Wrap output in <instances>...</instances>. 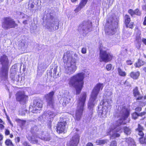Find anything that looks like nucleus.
Segmentation results:
<instances>
[{"label":"nucleus","instance_id":"obj_1","mask_svg":"<svg viewBox=\"0 0 146 146\" xmlns=\"http://www.w3.org/2000/svg\"><path fill=\"white\" fill-rule=\"evenodd\" d=\"M116 115L120 117L117 121L115 125L111 126V127L108 130V133L111 135V138H114L120 136V135L117 132L119 131L121 129L119 126L123 123V121L127 118L129 114V110L125 107H119L117 111H116Z\"/></svg>","mask_w":146,"mask_h":146},{"label":"nucleus","instance_id":"obj_2","mask_svg":"<svg viewBox=\"0 0 146 146\" xmlns=\"http://www.w3.org/2000/svg\"><path fill=\"white\" fill-rule=\"evenodd\" d=\"M73 53L72 51H68L64 53L63 57V62L66 63L65 66V72L69 75L74 73L77 69L76 59L72 57Z\"/></svg>","mask_w":146,"mask_h":146},{"label":"nucleus","instance_id":"obj_3","mask_svg":"<svg viewBox=\"0 0 146 146\" xmlns=\"http://www.w3.org/2000/svg\"><path fill=\"white\" fill-rule=\"evenodd\" d=\"M85 75L84 72H82L71 77L68 80L69 87L75 88L77 94L80 93L83 87Z\"/></svg>","mask_w":146,"mask_h":146},{"label":"nucleus","instance_id":"obj_4","mask_svg":"<svg viewBox=\"0 0 146 146\" xmlns=\"http://www.w3.org/2000/svg\"><path fill=\"white\" fill-rule=\"evenodd\" d=\"M86 97V93L84 92L82 94L78 101L77 107L75 114V120L79 121L80 120L84 110V107Z\"/></svg>","mask_w":146,"mask_h":146},{"label":"nucleus","instance_id":"obj_5","mask_svg":"<svg viewBox=\"0 0 146 146\" xmlns=\"http://www.w3.org/2000/svg\"><path fill=\"white\" fill-rule=\"evenodd\" d=\"M104 86L103 84L99 83L96 84L94 88L92 93L91 98L88 103V108L92 111L96 102L97 96L100 90H102Z\"/></svg>","mask_w":146,"mask_h":146},{"label":"nucleus","instance_id":"obj_6","mask_svg":"<svg viewBox=\"0 0 146 146\" xmlns=\"http://www.w3.org/2000/svg\"><path fill=\"white\" fill-rule=\"evenodd\" d=\"M44 17V19H46V21L45 27L48 29L50 31H53L59 28V21L55 19L54 17L50 14H48L47 15Z\"/></svg>","mask_w":146,"mask_h":146},{"label":"nucleus","instance_id":"obj_7","mask_svg":"<svg viewBox=\"0 0 146 146\" xmlns=\"http://www.w3.org/2000/svg\"><path fill=\"white\" fill-rule=\"evenodd\" d=\"M91 23L84 22L78 27V30L83 36L86 35L92 30Z\"/></svg>","mask_w":146,"mask_h":146},{"label":"nucleus","instance_id":"obj_8","mask_svg":"<svg viewBox=\"0 0 146 146\" xmlns=\"http://www.w3.org/2000/svg\"><path fill=\"white\" fill-rule=\"evenodd\" d=\"M17 24L15 21L10 17L4 18L3 23L2 27L5 30L12 28H15L17 26Z\"/></svg>","mask_w":146,"mask_h":146},{"label":"nucleus","instance_id":"obj_9","mask_svg":"<svg viewBox=\"0 0 146 146\" xmlns=\"http://www.w3.org/2000/svg\"><path fill=\"white\" fill-rule=\"evenodd\" d=\"M100 61L107 62L110 61L112 59V55L106 51L100 48Z\"/></svg>","mask_w":146,"mask_h":146},{"label":"nucleus","instance_id":"obj_10","mask_svg":"<svg viewBox=\"0 0 146 146\" xmlns=\"http://www.w3.org/2000/svg\"><path fill=\"white\" fill-rule=\"evenodd\" d=\"M16 99L17 101L22 104H24L27 101L28 98V96L25 95L24 91H19L16 94Z\"/></svg>","mask_w":146,"mask_h":146},{"label":"nucleus","instance_id":"obj_11","mask_svg":"<svg viewBox=\"0 0 146 146\" xmlns=\"http://www.w3.org/2000/svg\"><path fill=\"white\" fill-rule=\"evenodd\" d=\"M66 119L62 118L60 119V121L58 123L57 128L60 133H62L64 131L66 124Z\"/></svg>","mask_w":146,"mask_h":146},{"label":"nucleus","instance_id":"obj_12","mask_svg":"<svg viewBox=\"0 0 146 146\" xmlns=\"http://www.w3.org/2000/svg\"><path fill=\"white\" fill-rule=\"evenodd\" d=\"M42 102L40 100H34L33 107V111L35 110H40L42 106Z\"/></svg>","mask_w":146,"mask_h":146},{"label":"nucleus","instance_id":"obj_13","mask_svg":"<svg viewBox=\"0 0 146 146\" xmlns=\"http://www.w3.org/2000/svg\"><path fill=\"white\" fill-rule=\"evenodd\" d=\"M0 62L3 68H8L9 61L8 57L5 55L1 56L0 58Z\"/></svg>","mask_w":146,"mask_h":146},{"label":"nucleus","instance_id":"obj_14","mask_svg":"<svg viewBox=\"0 0 146 146\" xmlns=\"http://www.w3.org/2000/svg\"><path fill=\"white\" fill-rule=\"evenodd\" d=\"M8 68L2 67L1 69L0 78L1 80L6 79L7 78Z\"/></svg>","mask_w":146,"mask_h":146},{"label":"nucleus","instance_id":"obj_15","mask_svg":"<svg viewBox=\"0 0 146 146\" xmlns=\"http://www.w3.org/2000/svg\"><path fill=\"white\" fill-rule=\"evenodd\" d=\"M117 27L116 25L115 26V24H112V25H110L108 28H106V27L105 32L106 33L109 35H113L115 33Z\"/></svg>","mask_w":146,"mask_h":146},{"label":"nucleus","instance_id":"obj_16","mask_svg":"<svg viewBox=\"0 0 146 146\" xmlns=\"http://www.w3.org/2000/svg\"><path fill=\"white\" fill-rule=\"evenodd\" d=\"M79 136L76 134L72 137L70 141L69 144L70 146H76L79 141Z\"/></svg>","mask_w":146,"mask_h":146},{"label":"nucleus","instance_id":"obj_17","mask_svg":"<svg viewBox=\"0 0 146 146\" xmlns=\"http://www.w3.org/2000/svg\"><path fill=\"white\" fill-rule=\"evenodd\" d=\"M57 113L50 111H45L43 115V117H45L46 119H53L56 115Z\"/></svg>","mask_w":146,"mask_h":146},{"label":"nucleus","instance_id":"obj_18","mask_svg":"<svg viewBox=\"0 0 146 146\" xmlns=\"http://www.w3.org/2000/svg\"><path fill=\"white\" fill-rule=\"evenodd\" d=\"M133 94L134 96L137 98L136 100H141L143 98V96L140 93L138 90V88L135 87L133 90Z\"/></svg>","mask_w":146,"mask_h":146},{"label":"nucleus","instance_id":"obj_19","mask_svg":"<svg viewBox=\"0 0 146 146\" xmlns=\"http://www.w3.org/2000/svg\"><path fill=\"white\" fill-rule=\"evenodd\" d=\"M88 0H82L78 6L74 10L76 13L80 11L85 5Z\"/></svg>","mask_w":146,"mask_h":146},{"label":"nucleus","instance_id":"obj_20","mask_svg":"<svg viewBox=\"0 0 146 146\" xmlns=\"http://www.w3.org/2000/svg\"><path fill=\"white\" fill-rule=\"evenodd\" d=\"M108 112L107 109L103 108L102 110H100L98 111L99 116L101 118H105L106 117L107 113Z\"/></svg>","mask_w":146,"mask_h":146},{"label":"nucleus","instance_id":"obj_21","mask_svg":"<svg viewBox=\"0 0 146 146\" xmlns=\"http://www.w3.org/2000/svg\"><path fill=\"white\" fill-rule=\"evenodd\" d=\"M54 94V92L52 91L50 92L48 94H46L45 96V97L47 101V102L53 100V98Z\"/></svg>","mask_w":146,"mask_h":146},{"label":"nucleus","instance_id":"obj_22","mask_svg":"<svg viewBox=\"0 0 146 146\" xmlns=\"http://www.w3.org/2000/svg\"><path fill=\"white\" fill-rule=\"evenodd\" d=\"M27 137L28 140L30 141L31 143H32L37 144L38 142V140L36 139L33 138L30 134L28 133L27 135Z\"/></svg>","mask_w":146,"mask_h":146},{"label":"nucleus","instance_id":"obj_23","mask_svg":"<svg viewBox=\"0 0 146 146\" xmlns=\"http://www.w3.org/2000/svg\"><path fill=\"white\" fill-rule=\"evenodd\" d=\"M143 127L140 124H138V127L136 129V130L139 135L141 136L142 138L144 135V133L143 132Z\"/></svg>","mask_w":146,"mask_h":146},{"label":"nucleus","instance_id":"obj_24","mask_svg":"<svg viewBox=\"0 0 146 146\" xmlns=\"http://www.w3.org/2000/svg\"><path fill=\"white\" fill-rule=\"evenodd\" d=\"M125 141L129 146H136L134 140L130 137H127L125 139Z\"/></svg>","mask_w":146,"mask_h":146},{"label":"nucleus","instance_id":"obj_25","mask_svg":"<svg viewBox=\"0 0 146 146\" xmlns=\"http://www.w3.org/2000/svg\"><path fill=\"white\" fill-rule=\"evenodd\" d=\"M57 66H54V68H51L50 72L51 75L54 78H56L59 76L58 74H56Z\"/></svg>","mask_w":146,"mask_h":146},{"label":"nucleus","instance_id":"obj_26","mask_svg":"<svg viewBox=\"0 0 146 146\" xmlns=\"http://www.w3.org/2000/svg\"><path fill=\"white\" fill-rule=\"evenodd\" d=\"M108 141V140L106 139H98L96 140L95 143L97 145H101L107 143Z\"/></svg>","mask_w":146,"mask_h":146},{"label":"nucleus","instance_id":"obj_27","mask_svg":"<svg viewBox=\"0 0 146 146\" xmlns=\"http://www.w3.org/2000/svg\"><path fill=\"white\" fill-rule=\"evenodd\" d=\"M123 130L124 133L127 135H129L131 133V129L129 127H123Z\"/></svg>","mask_w":146,"mask_h":146},{"label":"nucleus","instance_id":"obj_28","mask_svg":"<svg viewBox=\"0 0 146 146\" xmlns=\"http://www.w3.org/2000/svg\"><path fill=\"white\" fill-rule=\"evenodd\" d=\"M131 77L134 79H137L139 75V73L138 72H131L130 74Z\"/></svg>","mask_w":146,"mask_h":146},{"label":"nucleus","instance_id":"obj_29","mask_svg":"<svg viewBox=\"0 0 146 146\" xmlns=\"http://www.w3.org/2000/svg\"><path fill=\"white\" fill-rule=\"evenodd\" d=\"M47 102V107L48 108H54L55 106V103L54 100L50 101Z\"/></svg>","mask_w":146,"mask_h":146},{"label":"nucleus","instance_id":"obj_30","mask_svg":"<svg viewBox=\"0 0 146 146\" xmlns=\"http://www.w3.org/2000/svg\"><path fill=\"white\" fill-rule=\"evenodd\" d=\"M145 63V62L139 59L137 62L135 64V65L136 67H139L142 66Z\"/></svg>","mask_w":146,"mask_h":146},{"label":"nucleus","instance_id":"obj_31","mask_svg":"<svg viewBox=\"0 0 146 146\" xmlns=\"http://www.w3.org/2000/svg\"><path fill=\"white\" fill-rule=\"evenodd\" d=\"M68 98L64 96L62 98L63 100V103H64L65 104H68L69 102L70 101V97L69 96H68Z\"/></svg>","mask_w":146,"mask_h":146},{"label":"nucleus","instance_id":"obj_32","mask_svg":"<svg viewBox=\"0 0 146 146\" xmlns=\"http://www.w3.org/2000/svg\"><path fill=\"white\" fill-rule=\"evenodd\" d=\"M10 77L11 79L13 81H16L17 82L19 80H18L17 79V78L18 77V75H15L14 73H11Z\"/></svg>","mask_w":146,"mask_h":146},{"label":"nucleus","instance_id":"obj_33","mask_svg":"<svg viewBox=\"0 0 146 146\" xmlns=\"http://www.w3.org/2000/svg\"><path fill=\"white\" fill-rule=\"evenodd\" d=\"M125 23L126 25H128V24H129V23L130 21V19L129 16L127 15H125Z\"/></svg>","mask_w":146,"mask_h":146},{"label":"nucleus","instance_id":"obj_34","mask_svg":"<svg viewBox=\"0 0 146 146\" xmlns=\"http://www.w3.org/2000/svg\"><path fill=\"white\" fill-rule=\"evenodd\" d=\"M5 143L6 145L9 146H14L13 144L11 141L9 139H7L5 141Z\"/></svg>","mask_w":146,"mask_h":146},{"label":"nucleus","instance_id":"obj_35","mask_svg":"<svg viewBox=\"0 0 146 146\" xmlns=\"http://www.w3.org/2000/svg\"><path fill=\"white\" fill-rule=\"evenodd\" d=\"M38 137L40 139L46 141H49L50 140V137L49 135H48L46 137L42 136L40 137L38 136Z\"/></svg>","mask_w":146,"mask_h":146},{"label":"nucleus","instance_id":"obj_36","mask_svg":"<svg viewBox=\"0 0 146 146\" xmlns=\"http://www.w3.org/2000/svg\"><path fill=\"white\" fill-rule=\"evenodd\" d=\"M118 71L119 74L122 76H124L126 75L125 73L122 70L119 68H118Z\"/></svg>","mask_w":146,"mask_h":146},{"label":"nucleus","instance_id":"obj_37","mask_svg":"<svg viewBox=\"0 0 146 146\" xmlns=\"http://www.w3.org/2000/svg\"><path fill=\"white\" fill-rule=\"evenodd\" d=\"M138 116V113L136 112H134L132 114V117L134 119H136Z\"/></svg>","mask_w":146,"mask_h":146},{"label":"nucleus","instance_id":"obj_38","mask_svg":"<svg viewBox=\"0 0 146 146\" xmlns=\"http://www.w3.org/2000/svg\"><path fill=\"white\" fill-rule=\"evenodd\" d=\"M16 121L17 122L21 123L22 125H24L26 121L24 120H22L19 119H17Z\"/></svg>","mask_w":146,"mask_h":146},{"label":"nucleus","instance_id":"obj_39","mask_svg":"<svg viewBox=\"0 0 146 146\" xmlns=\"http://www.w3.org/2000/svg\"><path fill=\"white\" fill-rule=\"evenodd\" d=\"M128 12L132 16H134V15H135V11H134L131 9H130L129 10Z\"/></svg>","mask_w":146,"mask_h":146},{"label":"nucleus","instance_id":"obj_40","mask_svg":"<svg viewBox=\"0 0 146 146\" xmlns=\"http://www.w3.org/2000/svg\"><path fill=\"white\" fill-rule=\"evenodd\" d=\"M141 14V13L138 9H137L135 10V15H140Z\"/></svg>","mask_w":146,"mask_h":146},{"label":"nucleus","instance_id":"obj_41","mask_svg":"<svg viewBox=\"0 0 146 146\" xmlns=\"http://www.w3.org/2000/svg\"><path fill=\"white\" fill-rule=\"evenodd\" d=\"M110 146H117V143L115 141H113L111 143Z\"/></svg>","mask_w":146,"mask_h":146},{"label":"nucleus","instance_id":"obj_42","mask_svg":"<svg viewBox=\"0 0 146 146\" xmlns=\"http://www.w3.org/2000/svg\"><path fill=\"white\" fill-rule=\"evenodd\" d=\"M86 47H84L82 48L81 52L83 54H85L86 53Z\"/></svg>","mask_w":146,"mask_h":146},{"label":"nucleus","instance_id":"obj_43","mask_svg":"<svg viewBox=\"0 0 146 146\" xmlns=\"http://www.w3.org/2000/svg\"><path fill=\"white\" fill-rule=\"evenodd\" d=\"M111 68V64L107 65L106 66V68L108 70H110Z\"/></svg>","mask_w":146,"mask_h":146},{"label":"nucleus","instance_id":"obj_44","mask_svg":"<svg viewBox=\"0 0 146 146\" xmlns=\"http://www.w3.org/2000/svg\"><path fill=\"white\" fill-rule=\"evenodd\" d=\"M28 6L29 8L32 9L34 7V5L33 3H29L28 4Z\"/></svg>","mask_w":146,"mask_h":146},{"label":"nucleus","instance_id":"obj_45","mask_svg":"<svg viewBox=\"0 0 146 146\" xmlns=\"http://www.w3.org/2000/svg\"><path fill=\"white\" fill-rule=\"evenodd\" d=\"M133 23H132H132H131L130 24H128V25H126V26L127 28L128 27L132 29L133 27Z\"/></svg>","mask_w":146,"mask_h":146},{"label":"nucleus","instance_id":"obj_46","mask_svg":"<svg viewBox=\"0 0 146 146\" xmlns=\"http://www.w3.org/2000/svg\"><path fill=\"white\" fill-rule=\"evenodd\" d=\"M23 146H31V145L29 144V143L27 141H24L23 143Z\"/></svg>","mask_w":146,"mask_h":146},{"label":"nucleus","instance_id":"obj_47","mask_svg":"<svg viewBox=\"0 0 146 146\" xmlns=\"http://www.w3.org/2000/svg\"><path fill=\"white\" fill-rule=\"evenodd\" d=\"M126 62L127 64H128V65H131L133 63L130 60H127L126 61Z\"/></svg>","mask_w":146,"mask_h":146},{"label":"nucleus","instance_id":"obj_48","mask_svg":"<svg viewBox=\"0 0 146 146\" xmlns=\"http://www.w3.org/2000/svg\"><path fill=\"white\" fill-rule=\"evenodd\" d=\"M141 108L140 107H138L136 108L135 110L137 112H140L141 111Z\"/></svg>","mask_w":146,"mask_h":146},{"label":"nucleus","instance_id":"obj_49","mask_svg":"<svg viewBox=\"0 0 146 146\" xmlns=\"http://www.w3.org/2000/svg\"><path fill=\"white\" fill-rule=\"evenodd\" d=\"M15 141L16 143H19L20 141V138L19 137H17L15 139Z\"/></svg>","mask_w":146,"mask_h":146},{"label":"nucleus","instance_id":"obj_50","mask_svg":"<svg viewBox=\"0 0 146 146\" xmlns=\"http://www.w3.org/2000/svg\"><path fill=\"white\" fill-rule=\"evenodd\" d=\"M146 114V112L145 111H143L142 112H141L140 113H139V116H142L143 115H145Z\"/></svg>","mask_w":146,"mask_h":146},{"label":"nucleus","instance_id":"obj_51","mask_svg":"<svg viewBox=\"0 0 146 146\" xmlns=\"http://www.w3.org/2000/svg\"><path fill=\"white\" fill-rule=\"evenodd\" d=\"M141 39V37L139 35L138 36H137L136 37V40L138 41H139Z\"/></svg>","mask_w":146,"mask_h":146},{"label":"nucleus","instance_id":"obj_52","mask_svg":"<svg viewBox=\"0 0 146 146\" xmlns=\"http://www.w3.org/2000/svg\"><path fill=\"white\" fill-rule=\"evenodd\" d=\"M10 132L9 130L6 129L5 132V134L6 135H8L9 134Z\"/></svg>","mask_w":146,"mask_h":146},{"label":"nucleus","instance_id":"obj_53","mask_svg":"<svg viewBox=\"0 0 146 146\" xmlns=\"http://www.w3.org/2000/svg\"><path fill=\"white\" fill-rule=\"evenodd\" d=\"M143 42L145 45H146V39L143 38L142 40Z\"/></svg>","mask_w":146,"mask_h":146},{"label":"nucleus","instance_id":"obj_54","mask_svg":"<svg viewBox=\"0 0 146 146\" xmlns=\"http://www.w3.org/2000/svg\"><path fill=\"white\" fill-rule=\"evenodd\" d=\"M86 146H93V145L92 143H88L87 144Z\"/></svg>","mask_w":146,"mask_h":146},{"label":"nucleus","instance_id":"obj_55","mask_svg":"<svg viewBox=\"0 0 146 146\" xmlns=\"http://www.w3.org/2000/svg\"><path fill=\"white\" fill-rule=\"evenodd\" d=\"M143 24L145 25H146V16L144 18V21L143 22Z\"/></svg>","mask_w":146,"mask_h":146},{"label":"nucleus","instance_id":"obj_56","mask_svg":"<svg viewBox=\"0 0 146 146\" xmlns=\"http://www.w3.org/2000/svg\"><path fill=\"white\" fill-rule=\"evenodd\" d=\"M107 94V95L108 96L112 95L113 94L112 92L111 91H110Z\"/></svg>","mask_w":146,"mask_h":146},{"label":"nucleus","instance_id":"obj_57","mask_svg":"<svg viewBox=\"0 0 146 146\" xmlns=\"http://www.w3.org/2000/svg\"><path fill=\"white\" fill-rule=\"evenodd\" d=\"M3 135L0 134V141H1L3 139Z\"/></svg>","mask_w":146,"mask_h":146},{"label":"nucleus","instance_id":"obj_58","mask_svg":"<svg viewBox=\"0 0 146 146\" xmlns=\"http://www.w3.org/2000/svg\"><path fill=\"white\" fill-rule=\"evenodd\" d=\"M4 125L1 124H0V128L1 129H3L4 128Z\"/></svg>","mask_w":146,"mask_h":146},{"label":"nucleus","instance_id":"obj_59","mask_svg":"<svg viewBox=\"0 0 146 146\" xmlns=\"http://www.w3.org/2000/svg\"><path fill=\"white\" fill-rule=\"evenodd\" d=\"M143 10L146 11V5L143 6Z\"/></svg>","mask_w":146,"mask_h":146},{"label":"nucleus","instance_id":"obj_60","mask_svg":"<svg viewBox=\"0 0 146 146\" xmlns=\"http://www.w3.org/2000/svg\"><path fill=\"white\" fill-rule=\"evenodd\" d=\"M27 20H25V21H23V23L24 24H26L28 23L27 22Z\"/></svg>","mask_w":146,"mask_h":146},{"label":"nucleus","instance_id":"obj_61","mask_svg":"<svg viewBox=\"0 0 146 146\" xmlns=\"http://www.w3.org/2000/svg\"><path fill=\"white\" fill-rule=\"evenodd\" d=\"M143 70L146 73V67H144L143 68Z\"/></svg>","mask_w":146,"mask_h":146},{"label":"nucleus","instance_id":"obj_62","mask_svg":"<svg viewBox=\"0 0 146 146\" xmlns=\"http://www.w3.org/2000/svg\"><path fill=\"white\" fill-rule=\"evenodd\" d=\"M74 56H75V57H77V56H78V55L77 54H76V53H75L74 54Z\"/></svg>","mask_w":146,"mask_h":146},{"label":"nucleus","instance_id":"obj_63","mask_svg":"<svg viewBox=\"0 0 146 146\" xmlns=\"http://www.w3.org/2000/svg\"><path fill=\"white\" fill-rule=\"evenodd\" d=\"M77 0H71V1L72 2H75Z\"/></svg>","mask_w":146,"mask_h":146},{"label":"nucleus","instance_id":"obj_64","mask_svg":"<svg viewBox=\"0 0 146 146\" xmlns=\"http://www.w3.org/2000/svg\"><path fill=\"white\" fill-rule=\"evenodd\" d=\"M3 122V121H2V120L0 119V123H2Z\"/></svg>","mask_w":146,"mask_h":146}]
</instances>
